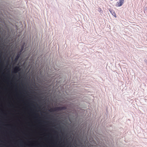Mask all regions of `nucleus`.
I'll return each mask as SVG.
<instances>
[{"label":"nucleus","instance_id":"f257e3e1","mask_svg":"<svg viewBox=\"0 0 147 147\" xmlns=\"http://www.w3.org/2000/svg\"><path fill=\"white\" fill-rule=\"evenodd\" d=\"M66 109V107H55L53 109H50V111L53 112L54 111H61L63 110H65Z\"/></svg>","mask_w":147,"mask_h":147},{"label":"nucleus","instance_id":"f03ea898","mask_svg":"<svg viewBox=\"0 0 147 147\" xmlns=\"http://www.w3.org/2000/svg\"><path fill=\"white\" fill-rule=\"evenodd\" d=\"M125 0H119V2H117L116 4L117 7H120L122 5L124 2Z\"/></svg>","mask_w":147,"mask_h":147},{"label":"nucleus","instance_id":"7ed1b4c3","mask_svg":"<svg viewBox=\"0 0 147 147\" xmlns=\"http://www.w3.org/2000/svg\"><path fill=\"white\" fill-rule=\"evenodd\" d=\"M20 70V68L19 67L16 66L13 69V72L14 73H16Z\"/></svg>","mask_w":147,"mask_h":147},{"label":"nucleus","instance_id":"20e7f679","mask_svg":"<svg viewBox=\"0 0 147 147\" xmlns=\"http://www.w3.org/2000/svg\"><path fill=\"white\" fill-rule=\"evenodd\" d=\"M20 55H19V54H18V55L16 56V58H15V59L14 60V61L15 63L17 61L18 58L20 57Z\"/></svg>","mask_w":147,"mask_h":147},{"label":"nucleus","instance_id":"39448f33","mask_svg":"<svg viewBox=\"0 0 147 147\" xmlns=\"http://www.w3.org/2000/svg\"><path fill=\"white\" fill-rule=\"evenodd\" d=\"M113 15L115 17H116V15L115 13H114V14H113Z\"/></svg>","mask_w":147,"mask_h":147},{"label":"nucleus","instance_id":"423d86ee","mask_svg":"<svg viewBox=\"0 0 147 147\" xmlns=\"http://www.w3.org/2000/svg\"><path fill=\"white\" fill-rule=\"evenodd\" d=\"M55 133H57V132L56 131H55Z\"/></svg>","mask_w":147,"mask_h":147}]
</instances>
